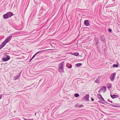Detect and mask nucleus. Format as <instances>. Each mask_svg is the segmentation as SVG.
<instances>
[{"label": "nucleus", "mask_w": 120, "mask_h": 120, "mask_svg": "<svg viewBox=\"0 0 120 120\" xmlns=\"http://www.w3.org/2000/svg\"><path fill=\"white\" fill-rule=\"evenodd\" d=\"M46 50H42V51H39L37 52L36 53H35L34 55L32 56V59H33L35 57V56L37 54H38L40 52H43V51H44Z\"/></svg>", "instance_id": "10"}, {"label": "nucleus", "mask_w": 120, "mask_h": 120, "mask_svg": "<svg viewBox=\"0 0 120 120\" xmlns=\"http://www.w3.org/2000/svg\"><path fill=\"white\" fill-rule=\"evenodd\" d=\"M89 95L88 94H86L84 97V99L87 101L89 100Z\"/></svg>", "instance_id": "8"}, {"label": "nucleus", "mask_w": 120, "mask_h": 120, "mask_svg": "<svg viewBox=\"0 0 120 120\" xmlns=\"http://www.w3.org/2000/svg\"><path fill=\"white\" fill-rule=\"evenodd\" d=\"M14 112H16V111H14Z\"/></svg>", "instance_id": "36"}, {"label": "nucleus", "mask_w": 120, "mask_h": 120, "mask_svg": "<svg viewBox=\"0 0 120 120\" xmlns=\"http://www.w3.org/2000/svg\"><path fill=\"white\" fill-rule=\"evenodd\" d=\"M21 73V72H20L18 75L14 77V79L15 80H16L19 78L20 76Z\"/></svg>", "instance_id": "7"}, {"label": "nucleus", "mask_w": 120, "mask_h": 120, "mask_svg": "<svg viewBox=\"0 0 120 120\" xmlns=\"http://www.w3.org/2000/svg\"><path fill=\"white\" fill-rule=\"evenodd\" d=\"M107 87L108 88H111V84L110 83H108L107 85Z\"/></svg>", "instance_id": "17"}, {"label": "nucleus", "mask_w": 120, "mask_h": 120, "mask_svg": "<svg viewBox=\"0 0 120 120\" xmlns=\"http://www.w3.org/2000/svg\"><path fill=\"white\" fill-rule=\"evenodd\" d=\"M118 65L117 64H114L113 65V67H118Z\"/></svg>", "instance_id": "21"}, {"label": "nucleus", "mask_w": 120, "mask_h": 120, "mask_svg": "<svg viewBox=\"0 0 120 120\" xmlns=\"http://www.w3.org/2000/svg\"><path fill=\"white\" fill-rule=\"evenodd\" d=\"M82 65V64L78 63L76 64V66L77 67H79L81 66Z\"/></svg>", "instance_id": "19"}, {"label": "nucleus", "mask_w": 120, "mask_h": 120, "mask_svg": "<svg viewBox=\"0 0 120 120\" xmlns=\"http://www.w3.org/2000/svg\"><path fill=\"white\" fill-rule=\"evenodd\" d=\"M89 20H85L84 22V24L86 26H88L89 25Z\"/></svg>", "instance_id": "6"}, {"label": "nucleus", "mask_w": 120, "mask_h": 120, "mask_svg": "<svg viewBox=\"0 0 120 120\" xmlns=\"http://www.w3.org/2000/svg\"><path fill=\"white\" fill-rule=\"evenodd\" d=\"M111 97L112 98H114L118 97L117 95L114 94L113 95H110Z\"/></svg>", "instance_id": "14"}, {"label": "nucleus", "mask_w": 120, "mask_h": 120, "mask_svg": "<svg viewBox=\"0 0 120 120\" xmlns=\"http://www.w3.org/2000/svg\"><path fill=\"white\" fill-rule=\"evenodd\" d=\"M98 41H97V42H96V43L95 44V45H97L98 44Z\"/></svg>", "instance_id": "27"}, {"label": "nucleus", "mask_w": 120, "mask_h": 120, "mask_svg": "<svg viewBox=\"0 0 120 120\" xmlns=\"http://www.w3.org/2000/svg\"><path fill=\"white\" fill-rule=\"evenodd\" d=\"M46 50H42V51H39L37 52L36 53H35L34 55L32 56V59H33L35 57V56L37 54H38L40 52H43V51H44Z\"/></svg>", "instance_id": "9"}, {"label": "nucleus", "mask_w": 120, "mask_h": 120, "mask_svg": "<svg viewBox=\"0 0 120 120\" xmlns=\"http://www.w3.org/2000/svg\"><path fill=\"white\" fill-rule=\"evenodd\" d=\"M101 89H100L99 90V91H98V93H101Z\"/></svg>", "instance_id": "30"}, {"label": "nucleus", "mask_w": 120, "mask_h": 120, "mask_svg": "<svg viewBox=\"0 0 120 120\" xmlns=\"http://www.w3.org/2000/svg\"><path fill=\"white\" fill-rule=\"evenodd\" d=\"M32 59H32V58H31L30 60V61Z\"/></svg>", "instance_id": "35"}, {"label": "nucleus", "mask_w": 120, "mask_h": 120, "mask_svg": "<svg viewBox=\"0 0 120 120\" xmlns=\"http://www.w3.org/2000/svg\"><path fill=\"white\" fill-rule=\"evenodd\" d=\"M101 89L102 91H103L104 93L106 90V87L105 86H103Z\"/></svg>", "instance_id": "12"}, {"label": "nucleus", "mask_w": 120, "mask_h": 120, "mask_svg": "<svg viewBox=\"0 0 120 120\" xmlns=\"http://www.w3.org/2000/svg\"><path fill=\"white\" fill-rule=\"evenodd\" d=\"M94 100L93 98H92V101H94Z\"/></svg>", "instance_id": "34"}, {"label": "nucleus", "mask_w": 120, "mask_h": 120, "mask_svg": "<svg viewBox=\"0 0 120 120\" xmlns=\"http://www.w3.org/2000/svg\"><path fill=\"white\" fill-rule=\"evenodd\" d=\"M23 119L25 120H33V119H26L24 118H23Z\"/></svg>", "instance_id": "23"}, {"label": "nucleus", "mask_w": 120, "mask_h": 120, "mask_svg": "<svg viewBox=\"0 0 120 120\" xmlns=\"http://www.w3.org/2000/svg\"><path fill=\"white\" fill-rule=\"evenodd\" d=\"M35 115H36V113H35Z\"/></svg>", "instance_id": "38"}, {"label": "nucleus", "mask_w": 120, "mask_h": 120, "mask_svg": "<svg viewBox=\"0 0 120 120\" xmlns=\"http://www.w3.org/2000/svg\"><path fill=\"white\" fill-rule=\"evenodd\" d=\"M7 43L4 41L2 42L1 45L3 46L4 47Z\"/></svg>", "instance_id": "16"}, {"label": "nucleus", "mask_w": 120, "mask_h": 120, "mask_svg": "<svg viewBox=\"0 0 120 120\" xmlns=\"http://www.w3.org/2000/svg\"><path fill=\"white\" fill-rule=\"evenodd\" d=\"M108 31L110 32H111L112 31V30L111 29H108Z\"/></svg>", "instance_id": "28"}, {"label": "nucleus", "mask_w": 120, "mask_h": 120, "mask_svg": "<svg viewBox=\"0 0 120 120\" xmlns=\"http://www.w3.org/2000/svg\"><path fill=\"white\" fill-rule=\"evenodd\" d=\"M83 106V105H79L78 104H77L76 105V106L77 107H78L79 108H81V106Z\"/></svg>", "instance_id": "22"}, {"label": "nucleus", "mask_w": 120, "mask_h": 120, "mask_svg": "<svg viewBox=\"0 0 120 120\" xmlns=\"http://www.w3.org/2000/svg\"><path fill=\"white\" fill-rule=\"evenodd\" d=\"M11 38V36L10 35L4 41L7 43L10 41Z\"/></svg>", "instance_id": "5"}, {"label": "nucleus", "mask_w": 120, "mask_h": 120, "mask_svg": "<svg viewBox=\"0 0 120 120\" xmlns=\"http://www.w3.org/2000/svg\"><path fill=\"white\" fill-rule=\"evenodd\" d=\"M13 15V14L12 12H9L4 14L3 15V17L4 19H6L11 17Z\"/></svg>", "instance_id": "2"}, {"label": "nucleus", "mask_w": 120, "mask_h": 120, "mask_svg": "<svg viewBox=\"0 0 120 120\" xmlns=\"http://www.w3.org/2000/svg\"><path fill=\"white\" fill-rule=\"evenodd\" d=\"M3 47V46L1 45L0 46V50Z\"/></svg>", "instance_id": "26"}, {"label": "nucleus", "mask_w": 120, "mask_h": 120, "mask_svg": "<svg viewBox=\"0 0 120 120\" xmlns=\"http://www.w3.org/2000/svg\"><path fill=\"white\" fill-rule=\"evenodd\" d=\"M116 75V73H113L111 74L110 76V79L112 81H113Z\"/></svg>", "instance_id": "4"}, {"label": "nucleus", "mask_w": 120, "mask_h": 120, "mask_svg": "<svg viewBox=\"0 0 120 120\" xmlns=\"http://www.w3.org/2000/svg\"><path fill=\"white\" fill-rule=\"evenodd\" d=\"M70 54L72 55L76 56H78L79 55V53L78 52H71L70 53Z\"/></svg>", "instance_id": "11"}, {"label": "nucleus", "mask_w": 120, "mask_h": 120, "mask_svg": "<svg viewBox=\"0 0 120 120\" xmlns=\"http://www.w3.org/2000/svg\"><path fill=\"white\" fill-rule=\"evenodd\" d=\"M99 97H99V98H100H100H101V96H99Z\"/></svg>", "instance_id": "37"}, {"label": "nucleus", "mask_w": 120, "mask_h": 120, "mask_svg": "<svg viewBox=\"0 0 120 120\" xmlns=\"http://www.w3.org/2000/svg\"><path fill=\"white\" fill-rule=\"evenodd\" d=\"M109 102H110L111 103H112V101H110L109 100V99H108L107 100Z\"/></svg>", "instance_id": "29"}, {"label": "nucleus", "mask_w": 120, "mask_h": 120, "mask_svg": "<svg viewBox=\"0 0 120 120\" xmlns=\"http://www.w3.org/2000/svg\"><path fill=\"white\" fill-rule=\"evenodd\" d=\"M100 38L101 41L103 42L105 41V40L104 36H101V37Z\"/></svg>", "instance_id": "13"}, {"label": "nucleus", "mask_w": 120, "mask_h": 120, "mask_svg": "<svg viewBox=\"0 0 120 120\" xmlns=\"http://www.w3.org/2000/svg\"><path fill=\"white\" fill-rule=\"evenodd\" d=\"M10 57L8 56H7L6 57H3L2 58V60L4 61H8L10 59Z\"/></svg>", "instance_id": "3"}, {"label": "nucleus", "mask_w": 120, "mask_h": 120, "mask_svg": "<svg viewBox=\"0 0 120 120\" xmlns=\"http://www.w3.org/2000/svg\"><path fill=\"white\" fill-rule=\"evenodd\" d=\"M2 95L1 94L0 95V99L1 98Z\"/></svg>", "instance_id": "32"}, {"label": "nucleus", "mask_w": 120, "mask_h": 120, "mask_svg": "<svg viewBox=\"0 0 120 120\" xmlns=\"http://www.w3.org/2000/svg\"><path fill=\"white\" fill-rule=\"evenodd\" d=\"M100 78V76H98V79H99Z\"/></svg>", "instance_id": "33"}, {"label": "nucleus", "mask_w": 120, "mask_h": 120, "mask_svg": "<svg viewBox=\"0 0 120 120\" xmlns=\"http://www.w3.org/2000/svg\"><path fill=\"white\" fill-rule=\"evenodd\" d=\"M99 96H101V98H100V100L102 101H105V100H104V99L103 98V97L100 94H99Z\"/></svg>", "instance_id": "18"}, {"label": "nucleus", "mask_w": 120, "mask_h": 120, "mask_svg": "<svg viewBox=\"0 0 120 120\" xmlns=\"http://www.w3.org/2000/svg\"><path fill=\"white\" fill-rule=\"evenodd\" d=\"M99 81V79H97L95 80V82L96 83H98Z\"/></svg>", "instance_id": "24"}, {"label": "nucleus", "mask_w": 120, "mask_h": 120, "mask_svg": "<svg viewBox=\"0 0 120 120\" xmlns=\"http://www.w3.org/2000/svg\"><path fill=\"white\" fill-rule=\"evenodd\" d=\"M15 35V33H13L12 34H11L10 35L11 36V38H12V36L13 35Z\"/></svg>", "instance_id": "25"}, {"label": "nucleus", "mask_w": 120, "mask_h": 120, "mask_svg": "<svg viewBox=\"0 0 120 120\" xmlns=\"http://www.w3.org/2000/svg\"><path fill=\"white\" fill-rule=\"evenodd\" d=\"M79 95V94L77 93H76L74 94V96L75 97H78Z\"/></svg>", "instance_id": "20"}, {"label": "nucleus", "mask_w": 120, "mask_h": 120, "mask_svg": "<svg viewBox=\"0 0 120 120\" xmlns=\"http://www.w3.org/2000/svg\"><path fill=\"white\" fill-rule=\"evenodd\" d=\"M66 66L68 68H71L72 67V65L68 63L66 64Z\"/></svg>", "instance_id": "15"}, {"label": "nucleus", "mask_w": 120, "mask_h": 120, "mask_svg": "<svg viewBox=\"0 0 120 120\" xmlns=\"http://www.w3.org/2000/svg\"><path fill=\"white\" fill-rule=\"evenodd\" d=\"M64 62H62L60 63L59 64L58 70L59 72L60 73L64 72Z\"/></svg>", "instance_id": "1"}, {"label": "nucleus", "mask_w": 120, "mask_h": 120, "mask_svg": "<svg viewBox=\"0 0 120 120\" xmlns=\"http://www.w3.org/2000/svg\"><path fill=\"white\" fill-rule=\"evenodd\" d=\"M112 105V106H113L114 107H117V106H116V105Z\"/></svg>", "instance_id": "31"}]
</instances>
